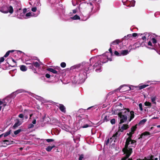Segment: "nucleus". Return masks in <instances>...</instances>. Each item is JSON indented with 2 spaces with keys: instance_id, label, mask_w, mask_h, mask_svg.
<instances>
[{
  "instance_id": "f257e3e1",
  "label": "nucleus",
  "mask_w": 160,
  "mask_h": 160,
  "mask_svg": "<svg viewBox=\"0 0 160 160\" xmlns=\"http://www.w3.org/2000/svg\"><path fill=\"white\" fill-rule=\"evenodd\" d=\"M93 8V5L91 2H83L79 5V9L82 14V20L85 21L89 18Z\"/></svg>"
},
{
  "instance_id": "f03ea898",
  "label": "nucleus",
  "mask_w": 160,
  "mask_h": 160,
  "mask_svg": "<svg viewBox=\"0 0 160 160\" xmlns=\"http://www.w3.org/2000/svg\"><path fill=\"white\" fill-rule=\"evenodd\" d=\"M120 112H122V115L126 116L127 118L128 117V122H130L134 117V112L132 111H130L129 108H125L123 110L121 109Z\"/></svg>"
},
{
  "instance_id": "7ed1b4c3",
  "label": "nucleus",
  "mask_w": 160,
  "mask_h": 160,
  "mask_svg": "<svg viewBox=\"0 0 160 160\" xmlns=\"http://www.w3.org/2000/svg\"><path fill=\"white\" fill-rule=\"evenodd\" d=\"M129 128L128 125V124H123V125L120 128V127H119V129L118 131L114 134L112 137L110 138L111 140L112 139L111 142H112V140H114V142H115V140L117 139V138L118 137V132L120 131L122 132L124 130H126L127 129Z\"/></svg>"
},
{
  "instance_id": "20e7f679",
  "label": "nucleus",
  "mask_w": 160,
  "mask_h": 160,
  "mask_svg": "<svg viewBox=\"0 0 160 160\" xmlns=\"http://www.w3.org/2000/svg\"><path fill=\"white\" fill-rule=\"evenodd\" d=\"M122 151L125 154V156L122 158L121 160H126L128 158L132 152V149L129 147L125 148L124 146V148L122 149Z\"/></svg>"
},
{
  "instance_id": "39448f33",
  "label": "nucleus",
  "mask_w": 160,
  "mask_h": 160,
  "mask_svg": "<svg viewBox=\"0 0 160 160\" xmlns=\"http://www.w3.org/2000/svg\"><path fill=\"white\" fill-rule=\"evenodd\" d=\"M15 15H17L18 18L21 19L24 18L25 15L23 12H21V9H17V11L15 12Z\"/></svg>"
},
{
  "instance_id": "423d86ee",
  "label": "nucleus",
  "mask_w": 160,
  "mask_h": 160,
  "mask_svg": "<svg viewBox=\"0 0 160 160\" xmlns=\"http://www.w3.org/2000/svg\"><path fill=\"white\" fill-rule=\"evenodd\" d=\"M118 115L121 119L120 122L119 123V124L124 122H126L128 119V118H127L126 116L125 117L122 115V112H119L118 114Z\"/></svg>"
},
{
  "instance_id": "0eeeda50",
  "label": "nucleus",
  "mask_w": 160,
  "mask_h": 160,
  "mask_svg": "<svg viewBox=\"0 0 160 160\" xmlns=\"http://www.w3.org/2000/svg\"><path fill=\"white\" fill-rule=\"evenodd\" d=\"M133 134V133L132 132H130L129 133H127V135L129 136V137L127 138L125 144V148L128 147V146L130 144V142L131 141V139H132L131 138L132 136V135Z\"/></svg>"
},
{
  "instance_id": "6e6552de",
  "label": "nucleus",
  "mask_w": 160,
  "mask_h": 160,
  "mask_svg": "<svg viewBox=\"0 0 160 160\" xmlns=\"http://www.w3.org/2000/svg\"><path fill=\"white\" fill-rule=\"evenodd\" d=\"M102 65L101 61H98L93 65V69H94L95 68H97L95 70L97 72H98V71L100 72L101 65Z\"/></svg>"
},
{
  "instance_id": "1a4fd4ad",
  "label": "nucleus",
  "mask_w": 160,
  "mask_h": 160,
  "mask_svg": "<svg viewBox=\"0 0 160 160\" xmlns=\"http://www.w3.org/2000/svg\"><path fill=\"white\" fill-rule=\"evenodd\" d=\"M40 13V11L38 12V14H34V13L32 12H29L26 13L24 15V18L27 19L31 17H36L38 14Z\"/></svg>"
},
{
  "instance_id": "9d476101",
  "label": "nucleus",
  "mask_w": 160,
  "mask_h": 160,
  "mask_svg": "<svg viewBox=\"0 0 160 160\" xmlns=\"http://www.w3.org/2000/svg\"><path fill=\"white\" fill-rule=\"evenodd\" d=\"M8 6H3L1 8H0V11L3 13H8Z\"/></svg>"
},
{
  "instance_id": "9b49d317",
  "label": "nucleus",
  "mask_w": 160,
  "mask_h": 160,
  "mask_svg": "<svg viewBox=\"0 0 160 160\" xmlns=\"http://www.w3.org/2000/svg\"><path fill=\"white\" fill-rule=\"evenodd\" d=\"M150 135V133L149 132H148L146 131L142 133L140 137L138 138V139H140L143 138V136L149 135Z\"/></svg>"
},
{
  "instance_id": "f8f14e48",
  "label": "nucleus",
  "mask_w": 160,
  "mask_h": 160,
  "mask_svg": "<svg viewBox=\"0 0 160 160\" xmlns=\"http://www.w3.org/2000/svg\"><path fill=\"white\" fill-rule=\"evenodd\" d=\"M59 106L58 108L61 111L65 113L66 112V108L65 106L62 104H59Z\"/></svg>"
},
{
  "instance_id": "ddd939ff",
  "label": "nucleus",
  "mask_w": 160,
  "mask_h": 160,
  "mask_svg": "<svg viewBox=\"0 0 160 160\" xmlns=\"http://www.w3.org/2000/svg\"><path fill=\"white\" fill-rule=\"evenodd\" d=\"M136 141L135 140H132L131 139V141L130 142V144H131L132 145L130 146V147H132L135 148L136 145Z\"/></svg>"
},
{
  "instance_id": "4468645a",
  "label": "nucleus",
  "mask_w": 160,
  "mask_h": 160,
  "mask_svg": "<svg viewBox=\"0 0 160 160\" xmlns=\"http://www.w3.org/2000/svg\"><path fill=\"white\" fill-rule=\"evenodd\" d=\"M8 13L9 12L10 14H12L13 12V9L12 7L11 6H8Z\"/></svg>"
},
{
  "instance_id": "2eb2a0df",
  "label": "nucleus",
  "mask_w": 160,
  "mask_h": 160,
  "mask_svg": "<svg viewBox=\"0 0 160 160\" xmlns=\"http://www.w3.org/2000/svg\"><path fill=\"white\" fill-rule=\"evenodd\" d=\"M71 18L73 20H82L81 17H80L77 15H75L73 17H71Z\"/></svg>"
},
{
  "instance_id": "dca6fc26",
  "label": "nucleus",
  "mask_w": 160,
  "mask_h": 160,
  "mask_svg": "<svg viewBox=\"0 0 160 160\" xmlns=\"http://www.w3.org/2000/svg\"><path fill=\"white\" fill-rule=\"evenodd\" d=\"M21 123H20V122L19 120H18V121L16 122L13 126V128L14 129H16L17 127L20 126Z\"/></svg>"
},
{
  "instance_id": "f3484780",
  "label": "nucleus",
  "mask_w": 160,
  "mask_h": 160,
  "mask_svg": "<svg viewBox=\"0 0 160 160\" xmlns=\"http://www.w3.org/2000/svg\"><path fill=\"white\" fill-rule=\"evenodd\" d=\"M47 70L54 74L58 73V72L56 70L52 68H48L47 69Z\"/></svg>"
},
{
  "instance_id": "a211bd4d",
  "label": "nucleus",
  "mask_w": 160,
  "mask_h": 160,
  "mask_svg": "<svg viewBox=\"0 0 160 160\" xmlns=\"http://www.w3.org/2000/svg\"><path fill=\"white\" fill-rule=\"evenodd\" d=\"M121 41L119 39H116L114 41H113L111 43V44L113 45H116L118 44L119 43L121 42Z\"/></svg>"
},
{
  "instance_id": "6ab92c4d",
  "label": "nucleus",
  "mask_w": 160,
  "mask_h": 160,
  "mask_svg": "<svg viewBox=\"0 0 160 160\" xmlns=\"http://www.w3.org/2000/svg\"><path fill=\"white\" fill-rule=\"evenodd\" d=\"M148 84H144L141 85L140 84L139 86L138 87V89L139 90H141L143 88H145L146 87H148Z\"/></svg>"
},
{
  "instance_id": "aec40b11",
  "label": "nucleus",
  "mask_w": 160,
  "mask_h": 160,
  "mask_svg": "<svg viewBox=\"0 0 160 160\" xmlns=\"http://www.w3.org/2000/svg\"><path fill=\"white\" fill-rule=\"evenodd\" d=\"M20 69L21 71L25 72L27 71V68L26 66L24 65H22L20 66Z\"/></svg>"
},
{
  "instance_id": "412c9836",
  "label": "nucleus",
  "mask_w": 160,
  "mask_h": 160,
  "mask_svg": "<svg viewBox=\"0 0 160 160\" xmlns=\"http://www.w3.org/2000/svg\"><path fill=\"white\" fill-rule=\"evenodd\" d=\"M55 147V146L54 145H53L52 146H48L47 148H46V150L48 152H50L51 151L52 149Z\"/></svg>"
},
{
  "instance_id": "4be33fe9",
  "label": "nucleus",
  "mask_w": 160,
  "mask_h": 160,
  "mask_svg": "<svg viewBox=\"0 0 160 160\" xmlns=\"http://www.w3.org/2000/svg\"><path fill=\"white\" fill-rule=\"evenodd\" d=\"M32 112V111L29 110L25 109L24 111V115H28Z\"/></svg>"
},
{
  "instance_id": "5701e85b",
  "label": "nucleus",
  "mask_w": 160,
  "mask_h": 160,
  "mask_svg": "<svg viewBox=\"0 0 160 160\" xmlns=\"http://www.w3.org/2000/svg\"><path fill=\"white\" fill-rule=\"evenodd\" d=\"M137 125L136 124L135 126L132 127L131 128V132H132L133 134L134 133V132L136 131L137 128Z\"/></svg>"
},
{
  "instance_id": "b1692460",
  "label": "nucleus",
  "mask_w": 160,
  "mask_h": 160,
  "mask_svg": "<svg viewBox=\"0 0 160 160\" xmlns=\"http://www.w3.org/2000/svg\"><path fill=\"white\" fill-rule=\"evenodd\" d=\"M11 131V130H9L7 132H5V133L2 134V136L4 135V137L8 136L10 134Z\"/></svg>"
},
{
  "instance_id": "393cba45",
  "label": "nucleus",
  "mask_w": 160,
  "mask_h": 160,
  "mask_svg": "<svg viewBox=\"0 0 160 160\" xmlns=\"http://www.w3.org/2000/svg\"><path fill=\"white\" fill-rule=\"evenodd\" d=\"M90 65H89V63H85V66H87V67L85 68H84L85 70V73L87 74V72L89 70V67H88L89 66H90Z\"/></svg>"
},
{
  "instance_id": "a878e982",
  "label": "nucleus",
  "mask_w": 160,
  "mask_h": 160,
  "mask_svg": "<svg viewBox=\"0 0 160 160\" xmlns=\"http://www.w3.org/2000/svg\"><path fill=\"white\" fill-rule=\"evenodd\" d=\"M128 53V50H122L121 53V56L122 55L124 56L127 55Z\"/></svg>"
},
{
  "instance_id": "bb28decb",
  "label": "nucleus",
  "mask_w": 160,
  "mask_h": 160,
  "mask_svg": "<svg viewBox=\"0 0 160 160\" xmlns=\"http://www.w3.org/2000/svg\"><path fill=\"white\" fill-rule=\"evenodd\" d=\"M135 1L134 0L130 2V4L127 6L128 7H134L135 6Z\"/></svg>"
},
{
  "instance_id": "cd10ccee",
  "label": "nucleus",
  "mask_w": 160,
  "mask_h": 160,
  "mask_svg": "<svg viewBox=\"0 0 160 160\" xmlns=\"http://www.w3.org/2000/svg\"><path fill=\"white\" fill-rule=\"evenodd\" d=\"M32 64H33L34 66L36 68H39L40 66V64L37 62H33Z\"/></svg>"
},
{
  "instance_id": "c85d7f7f",
  "label": "nucleus",
  "mask_w": 160,
  "mask_h": 160,
  "mask_svg": "<svg viewBox=\"0 0 160 160\" xmlns=\"http://www.w3.org/2000/svg\"><path fill=\"white\" fill-rule=\"evenodd\" d=\"M132 37V34H128L127 36H124V39L125 40H127L129 38H130L131 37Z\"/></svg>"
},
{
  "instance_id": "c756f323",
  "label": "nucleus",
  "mask_w": 160,
  "mask_h": 160,
  "mask_svg": "<svg viewBox=\"0 0 160 160\" xmlns=\"http://www.w3.org/2000/svg\"><path fill=\"white\" fill-rule=\"evenodd\" d=\"M147 121V119H144L141 120L139 123V124H144Z\"/></svg>"
},
{
  "instance_id": "7c9ffc66",
  "label": "nucleus",
  "mask_w": 160,
  "mask_h": 160,
  "mask_svg": "<svg viewBox=\"0 0 160 160\" xmlns=\"http://www.w3.org/2000/svg\"><path fill=\"white\" fill-rule=\"evenodd\" d=\"M156 98V97L154 96V97H151V98L152 102H153V103L155 104H156V102H155Z\"/></svg>"
},
{
  "instance_id": "2f4dec72",
  "label": "nucleus",
  "mask_w": 160,
  "mask_h": 160,
  "mask_svg": "<svg viewBox=\"0 0 160 160\" xmlns=\"http://www.w3.org/2000/svg\"><path fill=\"white\" fill-rule=\"evenodd\" d=\"M35 5L38 7H40L41 4L40 3V0L37 1V2L35 3Z\"/></svg>"
},
{
  "instance_id": "473e14b6",
  "label": "nucleus",
  "mask_w": 160,
  "mask_h": 160,
  "mask_svg": "<svg viewBox=\"0 0 160 160\" xmlns=\"http://www.w3.org/2000/svg\"><path fill=\"white\" fill-rule=\"evenodd\" d=\"M22 131L21 129H18L14 132V134L15 135H17Z\"/></svg>"
},
{
  "instance_id": "72a5a7b5",
  "label": "nucleus",
  "mask_w": 160,
  "mask_h": 160,
  "mask_svg": "<svg viewBox=\"0 0 160 160\" xmlns=\"http://www.w3.org/2000/svg\"><path fill=\"white\" fill-rule=\"evenodd\" d=\"M144 105L146 106L151 107V102H146L144 103Z\"/></svg>"
},
{
  "instance_id": "f704fd0d",
  "label": "nucleus",
  "mask_w": 160,
  "mask_h": 160,
  "mask_svg": "<svg viewBox=\"0 0 160 160\" xmlns=\"http://www.w3.org/2000/svg\"><path fill=\"white\" fill-rule=\"evenodd\" d=\"M80 65H76L74 66L71 67V68L72 69H76V68H80Z\"/></svg>"
},
{
  "instance_id": "c9c22d12",
  "label": "nucleus",
  "mask_w": 160,
  "mask_h": 160,
  "mask_svg": "<svg viewBox=\"0 0 160 160\" xmlns=\"http://www.w3.org/2000/svg\"><path fill=\"white\" fill-rule=\"evenodd\" d=\"M109 116H106L104 118V119H103V120L104 122H108V121H109Z\"/></svg>"
},
{
  "instance_id": "e433bc0d",
  "label": "nucleus",
  "mask_w": 160,
  "mask_h": 160,
  "mask_svg": "<svg viewBox=\"0 0 160 160\" xmlns=\"http://www.w3.org/2000/svg\"><path fill=\"white\" fill-rule=\"evenodd\" d=\"M29 66H28L29 68V69H32V70H33V69L34 68L33 67L34 65H33V64L32 63V64L29 63Z\"/></svg>"
},
{
  "instance_id": "4c0bfd02",
  "label": "nucleus",
  "mask_w": 160,
  "mask_h": 160,
  "mask_svg": "<svg viewBox=\"0 0 160 160\" xmlns=\"http://www.w3.org/2000/svg\"><path fill=\"white\" fill-rule=\"evenodd\" d=\"M61 66L63 68H64L66 66V64L64 62H62L60 64Z\"/></svg>"
},
{
  "instance_id": "58836bf2",
  "label": "nucleus",
  "mask_w": 160,
  "mask_h": 160,
  "mask_svg": "<svg viewBox=\"0 0 160 160\" xmlns=\"http://www.w3.org/2000/svg\"><path fill=\"white\" fill-rule=\"evenodd\" d=\"M5 142H8V140H4L1 141L0 142V145L3 144L4 145V144H5Z\"/></svg>"
},
{
  "instance_id": "ea45409f",
  "label": "nucleus",
  "mask_w": 160,
  "mask_h": 160,
  "mask_svg": "<svg viewBox=\"0 0 160 160\" xmlns=\"http://www.w3.org/2000/svg\"><path fill=\"white\" fill-rule=\"evenodd\" d=\"M72 3L73 6H76V5L77 4V2L76 0H72Z\"/></svg>"
},
{
  "instance_id": "a19ab883",
  "label": "nucleus",
  "mask_w": 160,
  "mask_h": 160,
  "mask_svg": "<svg viewBox=\"0 0 160 160\" xmlns=\"http://www.w3.org/2000/svg\"><path fill=\"white\" fill-rule=\"evenodd\" d=\"M114 54L117 56H121V53H119L118 51H116L114 52Z\"/></svg>"
},
{
  "instance_id": "79ce46f5",
  "label": "nucleus",
  "mask_w": 160,
  "mask_h": 160,
  "mask_svg": "<svg viewBox=\"0 0 160 160\" xmlns=\"http://www.w3.org/2000/svg\"><path fill=\"white\" fill-rule=\"evenodd\" d=\"M116 120L115 119L113 118L111 120L110 122L112 124H114L115 123Z\"/></svg>"
},
{
  "instance_id": "37998d69",
  "label": "nucleus",
  "mask_w": 160,
  "mask_h": 160,
  "mask_svg": "<svg viewBox=\"0 0 160 160\" xmlns=\"http://www.w3.org/2000/svg\"><path fill=\"white\" fill-rule=\"evenodd\" d=\"M152 41L153 43H157V40L156 39L154 38H153L152 39Z\"/></svg>"
},
{
  "instance_id": "c03bdc74",
  "label": "nucleus",
  "mask_w": 160,
  "mask_h": 160,
  "mask_svg": "<svg viewBox=\"0 0 160 160\" xmlns=\"http://www.w3.org/2000/svg\"><path fill=\"white\" fill-rule=\"evenodd\" d=\"M10 54L9 51H8L5 54V55H4V57L5 58L7 57Z\"/></svg>"
},
{
  "instance_id": "a18cd8bd",
  "label": "nucleus",
  "mask_w": 160,
  "mask_h": 160,
  "mask_svg": "<svg viewBox=\"0 0 160 160\" xmlns=\"http://www.w3.org/2000/svg\"><path fill=\"white\" fill-rule=\"evenodd\" d=\"M34 126L33 124H30L29 125L28 128H31L34 127Z\"/></svg>"
},
{
  "instance_id": "49530a36",
  "label": "nucleus",
  "mask_w": 160,
  "mask_h": 160,
  "mask_svg": "<svg viewBox=\"0 0 160 160\" xmlns=\"http://www.w3.org/2000/svg\"><path fill=\"white\" fill-rule=\"evenodd\" d=\"M139 107L140 110L141 111H142L143 110V108H142V104L141 103H139Z\"/></svg>"
},
{
  "instance_id": "de8ad7c7",
  "label": "nucleus",
  "mask_w": 160,
  "mask_h": 160,
  "mask_svg": "<svg viewBox=\"0 0 160 160\" xmlns=\"http://www.w3.org/2000/svg\"><path fill=\"white\" fill-rule=\"evenodd\" d=\"M46 140L48 142H51L53 141L54 140L52 139H46Z\"/></svg>"
},
{
  "instance_id": "09e8293b",
  "label": "nucleus",
  "mask_w": 160,
  "mask_h": 160,
  "mask_svg": "<svg viewBox=\"0 0 160 160\" xmlns=\"http://www.w3.org/2000/svg\"><path fill=\"white\" fill-rule=\"evenodd\" d=\"M4 57H2L0 58V63H1V62H3L4 61L5 59Z\"/></svg>"
},
{
  "instance_id": "8fccbe9b",
  "label": "nucleus",
  "mask_w": 160,
  "mask_h": 160,
  "mask_svg": "<svg viewBox=\"0 0 160 160\" xmlns=\"http://www.w3.org/2000/svg\"><path fill=\"white\" fill-rule=\"evenodd\" d=\"M83 158L84 156L83 154H82L80 155L79 158V160H82V159Z\"/></svg>"
},
{
  "instance_id": "3c124183",
  "label": "nucleus",
  "mask_w": 160,
  "mask_h": 160,
  "mask_svg": "<svg viewBox=\"0 0 160 160\" xmlns=\"http://www.w3.org/2000/svg\"><path fill=\"white\" fill-rule=\"evenodd\" d=\"M118 110V109H117L116 111V110H115L114 112L113 113H112L114 114H115V115H116V114H117L118 115V114L119 113V112H118V111H120V110Z\"/></svg>"
},
{
  "instance_id": "603ef678",
  "label": "nucleus",
  "mask_w": 160,
  "mask_h": 160,
  "mask_svg": "<svg viewBox=\"0 0 160 160\" xmlns=\"http://www.w3.org/2000/svg\"><path fill=\"white\" fill-rule=\"evenodd\" d=\"M37 8L36 7H33L32 8L31 10L33 12H35L36 11Z\"/></svg>"
},
{
  "instance_id": "864d4df0",
  "label": "nucleus",
  "mask_w": 160,
  "mask_h": 160,
  "mask_svg": "<svg viewBox=\"0 0 160 160\" xmlns=\"http://www.w3.org/2000/svg\"><path fill=\"white\" fill-rule=\"evenodd\" d=\"M8 142H5V144L3 145V147H6L7 145H9V144H7L8 143H10V141L8 140Z\"/></svg>"
},
{
  "instance_id": "5fc2aeb1",
  "label": "nucleus",
  "mask_w": 160,
  "mask_h": 160,
  "mask_svg": "<svg viewBox=\"0 0 160 160\" xmlns=\"http://www.w3.org/2000/svg\"><path fill=\"white\" fill-rule=\"evenodd\" d=\"M132 37H136L138 36V34L137 33H134L132 34Z\"/></svg>"
},
{
  "instance_id": "6e6d98bb",
  "label": "nucleus",
  "mask_w": 160,
  "mask_h": 160,
  "mask_svg": "<svg viewBox=\"0 0 160 160\" xmlns=\"http://www.w3.org/2000/svg\"><path fill=\"white\" fill-rule=\"evenodd\" d=\"M153 158L154 156L153 155H151L150 156V158L149 159H147V160H154Z\"/></svg>"
},
{
  "instance_id": "4d7b16f0",
  "label": "nucleus",
  "mask_w": 160,
  "mask_h": 160,
  "mask_svg": "<svg viewBox=\"0 0 160 160\" xmlns=\"http://www.w3.org/2000/svg\"><path fill=\"white\" fill-rule=\"evenodd\" d=\"M24 116V114L21 113L19 114L18 117L19 118H23Z\"/></svg>"
},
{
  "instance_id": "13d9d810",
  "label": "nucleus",
  "mask_w": 160,
  "mask_h": 160,
  "mask_svg": "<svg viewBox=\"0 0 160 160\" xmlns=\"http://www.w3.org/2000/svg\"><path fill=\"white\" fill-rule=\"evenodd\" d=\"M45 77L47 78H49L50 77V75L48 73H47L45 75Z\"/></svg>"
},
{
  "instance_id": "bf43d9fd",
  "label": "nucleus",
  "mask_w": 160,
  "mask_h": 160,
  "mask_svg": "<svg viewBox=\"0 0 160 160\" xmlns=\"http://www.w3.org/2000/svg\"><path fill=\"white\" fill-rule=\"evenodd\" d=\"M109 139H108L106 141H105V143L107 145H108V144L109 143Z\"/></svg>"
},
{
  "instance_id": "052dcab7",
  "label": "nucleus",
  "mask_w": 160,
  "mask_h": 160,
  "mask_svg": "<svg viewBox=\"0 0 160 160\" xmlns=\"http://www.w3.org/2000/svg\"><path fill=\"white\" fill-rule=\"evenodd\" d=\"M89 126L88 124H86L85 125H84L83 126H82V127L83 128H87L89 127Z\"/></svg>"
},
{
  "instance_id": "680f3d73",
  "label": "nucleus",
  "mask_w": 160,
  "mask_h": 160,
  "mask_svg": "<svg viewBox=\"0 0 160 160\" xmlns=\"http://www.w3.org/2000/svg\"><path fill=\"white\" fill-rule=\"evenodd\" d=\"M17 93L24 92V90H20L17 91Z\"/></svg>"
},
{
  "instance_id": "e2e57ef3",
  "label": "nucleus",
  "mask_w": 160,
  "mask_h": 160,
  "mask_svg": "<svg viewBox=\"0 0 160 160\" xmlns=\"http://www.w3.org/2000/svg\"><path fill=\"white\" fill-rule=\"evenodd\" d=\"M10 141V143H8L7 144H13L15 143V142L14 141Z\"/></svg>"
},
{
  "instance_id": "0e129e2a",
  "label": "nucleus",
  "mask_w": 160,
  "mask_h": 160,
  "mask_svg": "<svg viewBox=\"0 0 160 160\" xmlns=\"http://www.w3.org/2000/svg\"><path fill=\"white\" fill-rule=\"evenodd\" d=\"M26 11H27V9L26 8H24L23 9V11H22L21 10V12H23L24 15H25V13L26 12Z\"/></svg>"
},
{
  "instance_id": "69168bd1",
  "label": "nucleus",
  "mask_w": 160,
  "mask_h": 160,
  "mask_svg": "<svg viewBox=\"0 0 160 160\" xmlns=\"http://www.w3.org/2000/svg\"><path fill=\"white\" fill-rule=\"evenodd\" d=\"M142 39L144 41H146V37L145 36H143L142 37Z\"/></svg>"
},
{
  "instance_id": "338daca9",
  "label": "nucleus",
  "mask_w": 160,
  "mask_h": 160,
  "mask_svg": "<svg viewBox=\"0 0 160 160\" xmlns=\"http://www.w3.org/2000/svg\"><path fill=\"white\" fill-rule=\"evenodd\" d=\"M36 120L35 119H34L32 121V123L33 124H35L36 123Z\"/></svg>"
},
{
  "instance_id": "774afa93",
  "label": "nucleus",
  "mask_w": 160,
  "mask_h": 160,
  "mask_svg": "<svg viewBox=\"0 0 160 160\" xmlns=\"http://www.w3.org/2000/svg\"><path fill=\"white\" fill-rule=\"evenodd\" d=\"M73 13L74 14H75L77 12V11L76 9H74L72 10Z\"/></svg>"
}]
</instances>
